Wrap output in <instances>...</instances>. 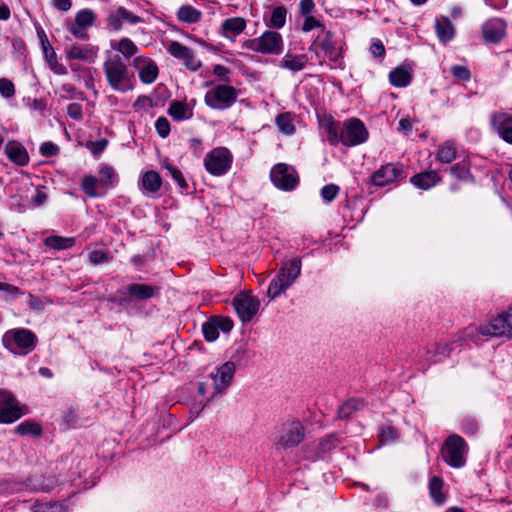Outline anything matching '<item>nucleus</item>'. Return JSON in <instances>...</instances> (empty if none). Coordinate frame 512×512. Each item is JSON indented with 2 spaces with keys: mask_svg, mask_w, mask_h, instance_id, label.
<instances>
[{
  "mask_svg": "<svg viewBox=\"0 0 512 512\" xmlns=\"http://www.w3.org/2000/svg\"><path fill=\"white\" fill-rule=\"evenodd\" d=\"M103 71L112 90L125 93L134 88V75L118 54L107 57Z\"/></svg>",
  "mask_w": 512,
  "mask_h": 512,
  "instance_id": "obj_1",
  "label": "nucleus"
},
{
  "mask_svg": "<svg viewBox=\"0 0 512 512\" xmlns=\"http://www.w3.org/2000/svg\"><path fill=\"white\" fill-rule=\"evenodd\" d=\"M301 268V260L297 258L289 260L282 265L268 286L267 295L270 300L280 296L296 281L301 274Z\"/></svg>",
  "mask_w": 512,
  "mask_h": 512,
  "instance_id": "obj_2",
  "label": "nucleus"
},
{
  "mask_svg": "<svg viewBox=\"0 0 512 512\" xmlns=\"http://www.w3.org/2000/svg\"><path fill=\"white\" fill-rule=\"evenodd\" d=\"M37 336L29 329L15 328L8 330L2 337L6 349L16 355H27L34 350L37 344Z\"/></svg>",
  "mask_w": 512,
  "mask_h": 512,
  "instance_id": "obj_3",
  "label": "nucleus"
},
{
  "mask_svg": "<svg viewBox=\"0 0 512 512\" xmlns=\"http://www.w3.org/2000/svg\"><path fill=\"white\" fill-rule=\"evenodd\" d=\"M305 439V427L299 420L283 423L274 439L277 450H288L297 447Z\"/></svg>",
  "mask_w": 512,
  "mask_h": 512,
  "instance_id": "obj_4",
  "label": "nucleus"
},
{
  "mask_svg": "<svg viewBox=\"0 0 512 512\" xmlns=\"http://www.w3.org/2000/svg\"><path fill=\"white\" fill-rule=\"evenodd\" d=\"M283 45L282 35L272 30H267L261 36L243 43L244 48L267 55H279L283 50Z\"/></svg>",
  "mask_w": 512,
  "mask_h": 512,
  "instance_id": "obj_5",
  "label": "nucleus"
},
{
  "mask_svg": "<svg viewBox=\"0 0 512 512\" xmlns=\"http://www.w3.org/2000/svg\"><path fill=\"white\" fill-rule=\"evenodd\" d=\"M368 137L369 132L364 123L358 118H349L341 124L337 144L342 143L348 147L357 146L366 142Z\"/></svg>",
  "mask_w": 512,
  "mask_h": 512,
  "instance_id": "obj_6",
  "label": "nucleus"
},
{
  "mask_svg": "<svg viewBox=\"0 0 512 512\" xmlns=\"http://www.w3.org/2000/svg\"><path fill=\"white\" fill-rule=\"evenodd\" d=\"M237 97L238 92L234 87L220 84L206 92L204 102L211 109L225 110L237 101Z\"/></svg>",
  "mask_w": 512,
  "mask_h": 512,
  "instance_id": "obj_7",
  "label": "nucleus"
},
{
  "mask_svg": "<svg viewBox=\"0 0 512 512\" xmlns=\"http://www.w3.org/2000/svg\"><path fill=\"white\" fill-rule=\"evenodd\" d=\"M441 453L448 465L460 468L466 462L467 446L462 437L454 434L446 439Z\"/></svg>",
  "mask_w": 512,
  "mask_h": 512,
  "instance_id": "obj_8",
  "label": "nucleus"
},
{
  "mask_svg": "<svg viewBox=\"0 0 512 512\" xmlns=\"http://www.w3.org/2000/svg\"><path fill=\"white\" fill-rule=\"evenodd\" d=\"M96 18L93 10L81 9L76 13L74 21L66 22V27L76 39L87 40L89 39L88 29L94 26Z\"/></svg>",
  "mask_w": 512,
  "mask_h": 512,
  "instance_id": "obj_9",
  "label": "nucleus"
},
{
  "mask_svg": "<svg viewBox=\"0 0 512 512\" xmlns=\"http://www.w3.org/2000/svg\"><path fill=\"white\" fill-rule=\"evenodd\" d=\"M270 178L278 189L284 191L293 190L299 182V177L294 167L285 163H278L273 166Z\"/></svg>",
  "mask_w": 512,
  "mask_h": 512,
  "instance_id": "obj_10",
  "label": "nucleus"
},
{
  "mask_svg": "<svg viewBox=\"0 0 512 512\" xmlns=\"http://www.w3.org/2000/svg\"><path fill=\"white\" fill-rule=\"evenodd\" d=\"M232 163V155L226 148H215L204 159L206 170L215 176L225 174Z\"/></svg>",
  "mask_w": 512,
  "mask_h": 512,
  "instance_id": "obj_11",
  "label": "nucleus"
},
{
  "mask_svg": "<svg viewBox=\"0 0 512 512\" xmlns=\"http://www.w3.org/2000/svg\"><path fill=\"white\" fill-rule=\"evenodd\" d=\"M25 414L23 407L7 390L0 389V423L10 424Z\"/></svg>",
  "mask_w": 512,
  "mask_h": 512,
  "instance_id": "obj_12",
  "label": "nucleus"
},
{
  "mask_svg": "<svg viewBox=\"0 0 512 512\" xmlns=\"http://www.w3.org/2000/svg\"><path fill=\"white\" fill-rule=\"evenodd\" d=\"M235 373V364L231 361L225 362L217 368L215 373H211L213 380V392L210 397L202 404V409L218 394L223 393L231 384Z\"/></svg>",
  "mask_w": 512,
  "mask_h": 512,
  "instance_id": "obj_13",
  "label": "nucleus"
},
{
  "mask_svg": "<svg viewBox=\"0 0 512 512\" xmlns=\"http://www.w3.org/2000/svg\"><path fill=\"white\" fill-rule=\"evenodd\" d=\"M479 333L486 336L512 338V309L479 327Z\"/></svg>",
  "mask_w": 512,
  "mask_h": 512,
  "instance_id": "obj_14",
  "label": "nucleus"
},
{
  "mask_svg": "<svg viewBox=\"0 0 512 512\" xmlns=\"http://www.w3.org/2000/svg\"><path fill=\"white\" fill-rule=\"evenodd\" d=\"M233 307L243 323H247L257 314L260 301L250 293H240L233 298Z\"/></svg>",
  "mask_w": 512,
  "mask_h": 512,
  "instance_id": "obj_15",
  "label": "nucleus"
},
{
  "mask_svg": "<svg viewBox=\"0 0 512 512\" xmlns=\"http://www.w3.org/2000/svg\"><path fill=\"white\" fill-rule=\"evenodd\" d=\"M167 50L174 58L182 61L183 65L191 71H197L202 66L201 61L195 57L194 52L177 41L170 42Z\"/></svg>",
  "mask_w": 512,
  "mask_h": 512,
  "instance_id": "obj_16",
  "label": "nucleus"
},
{
  "mask_svg": "<svg viewBox=\"0 0 512 512\" xmlns=\"http://www.w3.org/2000/svg\"><path fill=\"white\" fill-rule=\"evenodd\" d=\"M490 123L502 140L512 144V114L495 112L490 117Z\"/></svg>",
  "mask_w": 512,
  "mask_h": 512,
  "instance_id": "obj_17",
  "label": "nucleus"
},
{
  "mask_svg": "<svg viewBox=\"0 0 512 512\" xmlns=\"http://www.w3.org/2000/svg\"><path fill=\"white\" fill-rule=\"evenodd\" d=\"M124 22L134 25L141 22V18L122 6L110 12L107 17L108 25L115 31H119Z\"/></svg>",
  "mask_w": 512,
  "mask_h": 512,
  "instance_id": "obj_18",
  "label": "nucleus"
},
{
  "mask_svg": "<svg viewBox=\"0 0 512 512\" xmlns=\"http://www.w3.org/2000/svg\"><path fill=\"white\" fill-rule=\"evenodd\" d=\"M99 48L91 44L72 45L66 51L67 59L81 60L87 63H94L98 57Z\"/></svg>",
  "mask_w": 512,
  "mask_h": 512,
  "instance_id": "obj_19",
  "label": "nucleus"
},
{
  "mask_svg": "<svg viewBox=\"0 0 512 512\" xmlns=\"http://www.w3.org/2000/svg\"><path fill=\"white\" fill-rule=\"evenodd\" d=\"M484 40L488 43H498L505 36L506 23L499 18L487 21L482 28Z\"/></svg>",
  "mask_w": 512,
  "mask_h": 512,
  "instance_id": "obj_20",
  "label": "nucleus"
},
{
  "mask_svg": "<svg viewBox=\"0 0 512 512\" xmlns=\"http://www.w3.org/2000/svg\"><path fill=\"white\" fill-rule=\"evenodd\" d=\"M402 177V170L393 164H386L372 175V181L376 186H385Z\"/></svg>",
  "mask_w": 512,
  "mask_h": 512,
  "instance_id": "obj_21",
  "label": "nucleus"
},
{
  "mask_svg": "<svg viewBox=\"0 0 512 512\" xmlns=\"http://www.w3.org/2000/svg\"><path fill=\"white\" fill-rule=\"evenodd\" d=\"M40 39H41L43 54H44V57L49 65L50 69L57 75H66L67 74L66 67L62 63L58 62L56 52H55L54 48L52 47V45L50 44V42L48 41V39L44 33L40 37Z\"/></svg>",
  "mask_w": 512,
  "mask_h": 512,
  "instance_id": "obj_22",
  "label": "nucleus"
},
{
  "mask_svg": "<svg viewBox=\"0 0 512 512\" xmlns=\"http://www.w3.org/2000/svg\"><path fill=\"white\" fill-rule=\"evenodd\" d=\"M139 185L144 194L154 195L160 190L162 179L156 171H147L142 175Z\"/></svg>",
  "mask_w": 512,
  "mask_h": 512,
  "instance_id": "obj_23",
  "label": "nucleus"
},
{
  "mask_svg": "<svg viewBox=\"0 0 512 512\" xmlns=\"http://www.w3.org/2000/svg\"><path fill=\"white\" fill-rule=\"evenodd\" d=\"M5 153L12 162L19 166H25L29 162L26 149L16 141H9L6 144Z\"/></svg>",
  "mask_w": 512,
  "mask_h": 512,
  "instance_id": "obj_24",
  "label": "nucleus"
},
{
  "mask_svg": "<svg viewBox=\"0 0 512 512\" xmlns=\"http://www.w3.org/2000/svg\"><path fill=\"white\" fill-rule=\"evenodd\" d=\"M435 32L441 43L450 42L455 36V27L448 17L435 20Z\"/></svg>",
  "mask_w": 512,
  "mask_h": 512,
  "instance_id": "obj_25",
  "label": "nucleus"
},
{
  "mask_svg": "<svg viewBox=\"0 0 512 512\" xmlns=\"http://www.w3.org/2000/svg\"><path fill=\"white\" fill-rule=\"evenodd\" d=\"M247 22L242 17L225 19L221 24V33L225 37L240 35L246 28Z\"/></svg>",
  "mask_w": 512,
  "mask_h": 512,
  "instance_id": "obj_26",
  "label": "nucleus"
},
{
  "mask_svg": "<svg viewBox=\"0 0 512 512\" xmlns=\"http://www.w3.org/2000/svg\"><path fill=\"white\" fill-rule=\"evenodd\" d=\"M440 177L435 171H425L414 175L410 182L417 188L428 190L440 181Z\"/></svg>",
  "mask_w": 512,
  "mask_h": 512,
  "instance_id": "obj_27",
  "label": "nucleus"
},
{
  "mask_svg": "<svg viewBox=\"0 0 512 512\" xmlns=\"http://www.w3.org/2000/svg\"><path fill=\"white\" fill-rule=\"evenodd\" d=\"M411 80L412 72L407 67H396L389 73V81L395 87H406L410 84Z\"/></svg>",
  "mask_w": 512,
  "mask_h": 512,
  "instance_id": "obj_28",
  "label": "nucleus"
},
{
  "mask_svg": "<svg viewBox=\"0 0 512 512\" xmlns=\"http://www.w3.org/2000/svg\"><path fill=\"white\" fill-rule=\"evenodd\" d=\"M307 56L305 54L292 55L286 54L280 61L279 66L293 72L301 71L307 64Z\"/></svg>",
  "mask_w": 512,
  "mask_h": 512,
  "instance_id": "obj_29",
  "label": "nucleus"
},
{
  "mask_svg": "<svg viewBox=\"0 0 512 512\" xmlns=\"http://www.w3.org/2000/svg\"><path fill=\"white\" fill-rule=\"evenodd\" d=\"M319 123L326 131L330 144L337 145L338 134L342 123L335 121L331 116H323L319 120Z\"/></svg>",
  "mask_w": 512,
  "mask_h": 512,
  "instance_id": "obj_30",
  "label": "nucleus"
},
{
  "mask_svg": "<svg viewBox=\"0 0 512 512\" xmlns=\"http://www.w3.org/2000/svg\"><path fill=\"white\" fill-rule=\"evenodd\" d=\"M111 48L120 52L124 58L129 59L138 53V47L129 38H122L111 43Z\"/></svg>",
  "mask_w": 512,
  "mask_h": 512,
  "instance_id": "obj_31",
  "label": "nucleus"
},
{
  "mask_svg": "<svg viewBox=\"0 0 512 512\" xmlns=\"http://www.w3.org/2000/svg\"><path fill=\"white\" fill-rule=\"evenodd\" d=\"M323 38L319 41L318 45L325 55L332 61H337L340 54L337 52L334 42L332 40V33L323 30Z\"/></svg>",
  "mask_w": 512,
  "mask_h": 512,
  "instance_id": "obj_32",
  "label": "nucleus"
},
{
  "mask_svg": "<svg viewBox=\"0 0 512 512\" xmlns=\"http://www.w3.org/2000/svg\"><path fill=\"white\" fill-rule=\"evenodd\" d=\"M364 406L360 399H349L344 402L338 409L339 419L346 420L353 416L354 413L359 411Z\"/></svg>",
  "mask_w": 512,
  "mask_h": 512,
  "instance_id": "obj_33",
  "label": "nucleus"
},
{
  "mask_svg": "<svg viewBox=\"0 0 512 512\" xmlns=\"http://www.w3.org/2000/svg\"><path fill=\"white\" fill-rule=\"evenodd\" d=\"M287 9L284 6H277L273 8L269 20L266 22V26L274 29H281L285 26L287 18Z\"/></svg>",
  "mask_w": 512,
  "mask_h": 512,
  "instance_id": "obj_34",
  "label": "nucleus"
},
{
  "mask_svg": "<svg viewBox=\"0 0 512 512\" xmlns=\"http://www.w3.org/2000/svg\"><path fill=\"white\" fill-rule=\"evenodd\" d=\"M202 16L201 11L198 9L190 6V5H183L178 9L177 17L178 20L185 23H197L200 21Z\"/></svg>",
  "mask_w": 512,
  "mask_h": 512,
  "instance_id": "obj_35",
  "label": "nucleus"
},
{
  "mask_svg": "<svg viewBox=\"0 0 512 512\" xmlns=\"http://www.w3.org/2000/svg\"><path fill=\"white\" fill-rule=\"evenodd\" d=\"M128 293L139 300L150 299L154 296L155 288L146 284H131L128 286Z\"/></svg>",
  "mask_w": 512,
  "mask_h": 512,
  "instance_id": "obj_36",
  "label": "nucleus"
},
{
  "mask_svg": "<svg viewBox=\"0 0 512 512\" xmlns=\"http://www.w3.org/2000/svg\"><path fill=\"white\" fill-rule=\"evenodd\" d=\"M169 115L177 121H181L184 119H189L192 115L191 110L188 105L183 102L174 101L170 104L169 107Z\"/></svg>",
  "mask_w": 512,
  "mask_h": 512,
  "instance_id": "obj_37",
  "label": "nucleus"
},
{
  "mask_svg": "<svg viewBox=\"0 0 512 512\" xmlns=\"http://www.w3.org/2000/svg\"><path fill=\"white\" fill-rule=\"evenodd\" d=\"M45 245L56 250H64L75 244L73 237L50 236L45 239Z\"/></svg>",
  "mask_w": 512,
  "mask_h": 512,
  "instance_id": "obj_38",
  "label": "nucleus"
},
{
  "mask_svg": "<svg viewBox=\"0 0 512 512\" xmlns=\"http://www.w3.org/2000/svg\"><path fill=\"white\" fill-rule=\"evenodd\" d=\"M439 161L449 164L456 158V147L452 141H446L438 148L437 153Z\"/></svg>",
  "mask_w": 512,
  "mask_h": 512,
  "instance_id": "obj_39",
  "label": "nucleus"
},
{
  "mask_svg": "<svg viewBox=\"0 0 512 512\" xmlns=\"http://www.w3.org/2000/svg\"><path fill=\"white\" fill-rule=\"evenodd\" d=\"M159 70L155 62L149 60L147 64L140 70L139 78L145 84L153 83L158 76Z\"/></svg>",
  "mask_w": 512,
  "mask_h": 512,
  "instance_id": "obj_40",
  "label": "nucleus"
},
{
  "mask_svg": "<svg viewBox=\"0 0 512 512\" xmlns=\"http://www.w3.org/2000/svg\"><path fill=\"white\" fill-rule=\"evenodd\" d=\"M15 432L21 436L25 435H33V436H40L42 434V428L40 424L34 421H24L20 423L16 428Z\"/></svg>",
  "mask_w": 512,
  "mask_h": 512,
  "instance_id": "obj_41",
  "label": "nucleus"
},
{
  "mask_svg": "<svg viewBox=\"0 0 512 512\" xmlns=\"http://www.w3.org/2000/svg\"><path fill=\"white\" fill-rule=\"evenodd\" d=\"M99 181L92 175H87L83 178L81 188L83 192L90 198L100 197L102 193L97 191Z\"/></svg>",
  "mask_w": 512,
  "mask_h": 512,
  "instance_id": "obj_42",
  "label": "nucleus"
},
{
  "mask_svg": "<svg viewBox=\"0 0 512 512\" xmlns=\"http://www.w3.org/2000/svg\"><path fill=\"white\" fill-rule=\"evenodd\" d=\"M444 482H429L430 495L437 505H443L446 501V492L443 488Z\"/></svg>",
  "mask_w": 512,
  "mask_h": 512,
  "instance_id": "obj_43",
  "label": "nucleus"
},
{
  "mask_svg": "<svg viewBox=\"0 0 512 512\" xmlns=\"http://www.w3.org/2000/svg\"><path fill=\"white\" fill-rule=\"evenodd\" d=\"M378 437L381 444H388L399 438V432L392 426H382L379 429Z\"/></svg>",
  "mask_w": 512,
  "mask_h": 512,
  "instance_id": "obj_44",
  "label": "nucleus"
},
{
  "mask_svg": "<svg viewBox=\"0 0 512 512\" xmlns=\"http://www.w3.org/2000/svg\"><path fill=\"white\" fill-rule=\"evenodd\" d=\"M276 124L278 129L285 135H292L295 132V127L288 113L280 114L276 118Z\"/></svg>",
  "mask_w": 512,
  "mask_h": 512,
  "instance_id": "obj_45",
  "label": "nucleus"
},
{
  "mask_svg": "<svg viewBox=\"0 0 512 512\" xmlns=\"http://www.w3.org/2000/svg\"><path fill=\"white\" fill-rule=\"evenodd\" d=\"M450 174L458 180L466 181L471 178L468 166L465 162L457 163L449 168Z\"/></svg>",
  "mask_w": 512,
  "mask_h": 512,
  "instance_id": "obj_46",
  "label": "nucleus"
},
{
  "mask_svg": "<svg viewBox=\"0 0 512 512\" xmlns=\"http://www.w3.org/2000/svg\"><path fill=\"white\" fill-rule=\"evenodd\" d=\"M202 331L207 341L212 342L219 337V330L212 318L202 325Z\"/></svg>",
  "mask_w": 512,
  "mask_h": 512,
  "instance_id": "obj_47",
  "label": "nucleus"
},
{
  "mask_svg": "<svg viewBox=\"0 0 512 512\" xmlns=\"http://www.w3.org/2000/svg\"><path fill=\"white\" fill-rule=\"evenodd\" d=\"M100 183L104 185H113L117 181V175L110 166H103L100 171Z\"/></svg>",
  "mask_w": 512,
  "mask_h": 512,
  "instance_id": "obj_48",
  "label": "nucleus"
},
{
  "mask_svg": "<svg viewBox=\"0 0 512 512\" xmlns=\"http://www.w3.org/2000/svg\"><path fill=\"white\" fill-rule=\"evenodd\" d=\"M112 258L108 251L94 250L89 254V260L93 265H98L110 261Z\"/></svg>",
  "mask_w": 512,
  "mask_h": 512,
  "instance_id": "obj_49",
  "label": "nucleus"
},
{
  "mask_svg": "<svg viewBox=\"0 0 512 512\" xmlns=\"http://www.w3.org/2000/svg\"><path fill=\"white\" fill-rule=\"evenodd\" d=\"M339 190V187L335 184L325 185L321 189V197L323 198L324 201L331 202L336 198V196L339 193Z\"/></svg>",
  "mask_w": 512,
  "mask_h": 512,
  "instance_id": "obj_50",
  "label": "nucleus"
},
{
  "mask_svg": "<svg viewBox=\"0 0 512 512\" xmlns=\"http://www.w3.org/2000/svg\"><path fill=\"white\" fill-rule=\"evenodd\" d=\"M0 94L5 98H11L15 94V87L11 80L0 78Z\"/></svg>",
  "mask_w": 512,
  "mask_h": 512,
  "instance_id": "obj_51",
  "label": "nucleus"
},
{
  "mask_svg": "<svg viewBox=\"0 0 512 512\" xmlns=\"http://www.w3.org/2000/svg\"><path fill=\"white\" fill-rule=\"evenodd\" d=\"M338 443L339 440L336 435H329L320 442V451L322 453H328L332 449H334L338 445Z\"/></svg>",
  "mask_w": 512,
  "mask_h": 512,
  "instance_id": "obj_52",
  "label": "nucleus"
},
{
  "mask_svg": "<svg viewBox=\"0 0 512 512\" xmlns=\"http://www.w3.org/2000/svg\"><path fill=\"white\" fill-rule=\"evenodd\" d=\"M47 200V194L45 193L43 187H38L35 191V194L31 197L30 205L33 208L40 207Z\"/></svg>",
  "mask_w": 512,
  "mask_h": 512,
  "instance_id": "obj_53",
  "label": "nucleus"
},
{
  "mask_svg": "<svg viewBox=\"0 0 512 512\" xmlns=\"http://www.w3.org/2000/svg\"><path fill=\"white\" fill-rule=\"evenodd\" d=\"M155 128L160 137L165 138L170 133V124L165 117H160L156 120Z\"/></svg>",
  "mask_w": 512,
  "mask_h": 512,
  "instance_id": "obj_54",
  "label": "nucleus"
},
{
  "mask_svg": "<svg viewBox=\"0 0 512 512\" xmlns=\"http://www.w3.org/2000/svg\"><path fill=\"white\" fill-rule=\"evenodd\" d=\"M217 325L218 330L228 333L233 328V321L228 317H212Z\"/></svg>",
  "mask_w": 512,
  "mask_h": 512,
  "instance_id": "obj_55",
  "label": "nucleus"
},
{
  "mask_svg": "<svg viewBox=\"0 0 512 512\" xmlns=\"http://www.w3.org/2000/svg\"><path fill=\"white\" fill-rule=\"evenodd\" d=\"M451 72L454 77H456L460 80H463V81H467L471 77V73L466 66L454 65L451 68Z\"/></svg>",
  "mask_w": 512,
  "mask_h": 512,
  "instance_id": "obj_56",
  "label": "nucleus"
},
{
  "mask_svg": "<svg viewBox=\"0 0 512 512\" xmlns=\"http://www.w3.org/2000/svg\"><path fill=\"white\" fill-rule=\"evenodd\" d=\"M166 169L169 171L171 177L176 181V183L181 187V188H186L187 187V183L181 173V171L172 166V165H166L165 166Z\"/></svg>",
  "mask_w": 512,
  "mask_h": 512,
  "instance_id": "obj_57",
  "label": "nucleus"
},
{
  "mask_svg": "<svg viewBox=\"0 0 512 512\" xmlns=\"http://www.w3.org/2000/svg\"><path fill=\"white\" fill-rule=\"evenodd\" d=\"M322 24L319 20H317L315 17L308 15L305 16L304 22L302 24V30L304 32H309L315 28L321 27Z\"/></svg>",
  "mask_w": 512,
  "mask_h": 512,
  "instance_id": "obj_58",
  "label": "nucleus"
},
{
  "mask_svg": "<svg viewBox=\"0 0 512 512\" xmlns=\"http://www.w3.org/2000/svg\"><path fill=\"white\" fill-rule=\"evenodd\" d=\"M108 144V141L106 139H101L98 141L89 142L87 144V147L91 150V153L93 155H98L104 151Z\"/></svg>",
  "mask_w": 512,
  "mask_h": 512,
  "instance_id": "obj_59",
  "label": "nucleus"
},
{
  "mask_svg": "<svg viewBox=\"0 0 512 512\" xmlns=\"http://www.w3.org/2000/svg\"><path fill=\"white\" fill-rule=\"evenodd\" d=\"M41 512H68V507L64 502L49 503L42 507Z\"/></svg>",
  "mask_w": 512,
  "mask_h": 512,
  "instance_id": "obj_60",
  "label": "nucleus"
},
{
  "mask_svg": "<svg viewBox=\"0 0 512 512\" xmlns=\"http://www.w3.org/2000/svg\"><path fill=\"white\" fill-rule=\"evenodd\" d=\"M59 148L52 142H45L40 147V152L44 157H51L57 154Z\"/></svg>",
  "mask_w": 512,
  "mask_h": 512,
  "instance_id": "obj_61",
  "label": "nucleus"
},
{
  "mask_svg": "<svg viewBox=\"0 0 512 512\" xmlns=\"http://www.w3.org/2000/svg\"><path fill=\"white\" fill-rule=\"evenodd\" d=\"M67 113L74 120L82 119V106L78 103H71L67 107Z\"/></svg>",
  "mask_w": 512,
  "mask_h": 512,
  "instance_id": "obj_62",
  "label": "nucleus"
},
{
  "mask_svg": "<svg viewBox=\"0 0 512 512\" xmlns=\"http://www.w3.org/2000/svg\"><path fill=\"white\" fill-rule=\"evenodd\" d=\"M370 52L374 57L380 58L385 55V47L380 40H375L370 46Z\"/></svg>",
  "mask_w": 512,
  "mask_h": 512,
  "instance_id": "obj_63",
  "label": "nucleus"
},
{
  "mask_svg": "<svg viewBox=\"0 0 512 512\" xmlns=\"http://www.w3.org/2000/svg\"><path fill=\"white\" fill-rule=\"evenodd\" d=\"M213 73L222 81H229L230 70L220 64L213 67Z\"/></svg>",
  "mask_w": 512,
  "mask_h": 512,
  "instance_id": "obj_64",
  "label": "nucleus"
}]
</instances>
